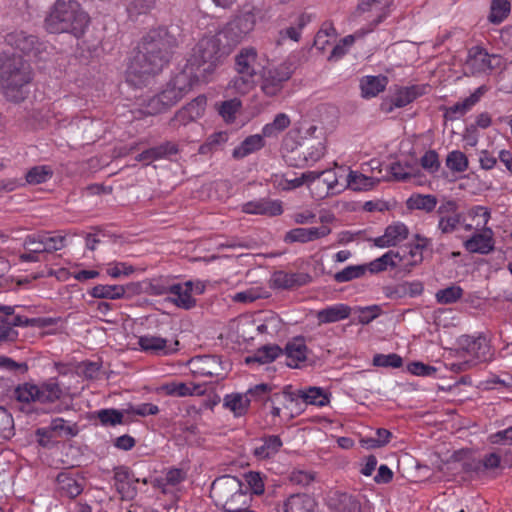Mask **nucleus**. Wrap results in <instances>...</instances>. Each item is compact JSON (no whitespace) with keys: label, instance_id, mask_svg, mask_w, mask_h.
<instances>
[{"label":"nucleus","instance_id":"53","mask_svg":"<svg viewBox=\"0 0 512 512\" xmlns=\"http://www.w3.org/2000/svg\"><path fill=\"white\" fill-rule=\"evenodd\" d=\"M373 365L378 367L400 368L403 365V359L396 353L376 354L373 357Z\"/></svg>","mask_w":512,"mask_h":512},{"label":"nucleus","instance_id":"12","mask_svg":"<svg viewBox=\"0 0 512 512\" xmlns=\"http://www.w3.org/2000/svg\"><path fill=\"white\" fill-rule=\"evenodd\" d=\"M114 485L122 500H133L137 496L136 483L140 482L129 467L121 465L114 468Z\"/></svg>","mask_w":512,"mask_h":512},{"label":"nucleus","instance_id":"25","mask_svg":"<svg viewBox=\"0 0 512 512\" xmlns=\"http://www.w3.org/2000/svg\"><path fill=\"white\" fill-rule=\"evenodd\" d=\"M406 257V254H401L400 251L390 250L381 257L371 261L369 264L364 265L367 267V271H370L371 273H378L386 270L388 267H398Z\"/></svg>","mask_w":512,"mask_h":512},{"label":"nucleus","instance_id":"2","mask_svg":"<svg viewBox=\"0 0 512 512\" xmlns=\"http://www.w3.org/2000/svg\"><path fill=\"white\" fill-rule=\"evenodd\" d=\"M233 47L221 31L214 35L204 36L193 48L186 70L193 71L197 79L211 74L232 51Z\"/></svg>","mask_w":512,"mask_h":512},{"label":"nucleus","instance_id":"36","mask_svg":"<svg viewBox=\"0 0 512 512\" xmlns=\"http://www.w3.org/2000/svg\"><path fill=\"white\" fill-rule=\"evenodd\" d=\"M437 203V197L431 194H413L406 202L408 209L422 210L426 213L434 211Z\"/></svg>","mask_w":512,"mask_h":512},{"label":"nucleus","instance_id":"22","mask_svg":"<svg viewBox=\"0 0 512 512\" xmlns=\"http://www.w3.org/2000/svg\"><path fill=\"white\" fill-rule=\"evenodd\" d=\"M392 2L393 0H360L357 12H374L376 17L372 20V23L376 26L387 17Z\"/></svg>","mask_w":512,"mask_h":512},{"label":"nucleus","instance_id":"29","mask_svg":"<svg viewBox=\"0 0 512 512\" xmlns=\"http://www.w3.org/2000/svg\"><path fill=\"white\" fill-rule=\"evenodd\" d=\"M316 502L307 494H293L283 505L284 512H315Z\"/></svg>","mask_w":512,"mask_h":512},{"label":"nucleus","instance_id":"51","mask_svg":"<svg viewBox=\"0 0 512 512\" xmlns=\"http://www.w3.org/2000/svg\"><path fill=\"white\" fill-rule=\"evenodd\" d=\"M463 295V290L459 286H449L436 293V300L440 304H452L459 300Z\"/></svg>","mask_w":512,"mask_h":512},{"label":"nucleus","instance_id":"30","mask_svg":"<svg viewBox=\"0 0 512 512\" xmlns=\"http://www.w3.org/2000/svg\"><path fill=\"white\" fill-rule=\"evenodd\" d=\"M177 152H178L177 145L172 142L167 141L158 146L151 147V148L143 151L136 157V160L145 161L148 164L154 160L161 159L166 156L176 154Z\"/></svg>","mask_w":512,"mask_h":512},{"label":"nucleus","instance_id":"16","mask_svg":"<svg viewBox=\"0 0 512 512\" xmlns=\"http://www.w3.org/2000/svg\"><path fill=\"white\" fill-rule=\"evenodd\" d=\"M243 212L247 214H258L268 217L279 216L283 213L282 202L280 200H271L261 198L249 201L243 205Z\"/></svg>","mask_w":512,"mask_h":512},{"label":"nucleus","instance_id":"32","mask_svg":"<svg viewBox=\"0 0 512 512\" xmlns=\"http://www.w3.org/2000/svg\"><path fill=\"white\" fill-rule=\"evenodd\" d=\"M163 390L171 396L185 397L191 395H202L205 389L202 385L184 382H170L163 386Z\"/></svg>","mask_w":512,"mask_h":512},{"label":"nucleus","instance_id":"56","mask_svg":"<svg viewBox=\"0 0 512 512\" xmlns=\"http://www.w3.org/2000/svg\"><path fill=\"white\" fill-rule=\"evenodd\" d=\"M248 493L261 495L264 492V483L259 472L250 471L244 475Z\"/></svg>","mask_w":512,"mask_h":512},{"label":"nucleus","instance_id":"3","mask_svg":"<svg viewBox=\"0 0 512 512\" xmlns=\"http://www.w3.org/2000/svg\"><path fill=\"white\" fill-rule=\"evenodd\" d=\"M90 22L88 14L74 0H56L44 20L45 29L50 33H69L80 38Z\"/></svg>","mask_w":512,"mask_h":512},{"label":"nucleus","instance_id":"34","mask_svg":"<svg viewBox=\"0 0 512 512\" xmlns=\"http://www.w3.org/2000/svg\"><path fill=\"white\" fill-rule=\"evenodd\" d=\"M388 83L386 76H366L360 82L361 93L365 98L375 97L384 91Z\"/></svg>","mask_w":512,"mask_h":512},{"label":"nucleus","instance_id":"27","mask_svg":"<svg viewBox=\"0 0 512 512\" xmlns=\"http://www.w3.org/2000/svg\"><path fill=\"white\" fill-rule=\"evenodd\" d=\"M307 346L303 337H296L285 346V354L289 361L287 365L291 368H297L299 362L307 358Z\"/></svg>","mask_w":512,"mask_h":512},{"label":"nucleus","instance_id":"31","mask_svg":"<svg viewBox=\"0 0 512 512\" xmlns=\"http://www.w3.org/2000/svg\"><path fill=\"white\" fill-rule=\"evenodd\" d=\"M482 466L484 472L486 470L495 469L500 466L501 463L504 465L511 466L512 465V449L511 447L505 448L500 447L497 451L492 452L490 454H486L483 459H481Z\"/></svg>","mask_w":512,"mask_h":512},{"label":"nucleus","instance_id":"24","mask_svg":"<svg viewBox=\"0 0 512 512\" xmlns=\"http://www.w3.org/2000/svg\"><path fill=\"white\" fill-rule=\"evenodd\" d=\"M299 142L311 162H316L324 156L326 147L323 131H319L315 137H301Z\"/></svg>","mask_w":512,"mask_h":512},{"label":"nucleus","instance_id":"38","mask_svg":"<svg viewBox=\"0 0 512 512\" xmlns=\"http://www.w3.org/2000/svg\"><path fill=\"white\" fill-rule=\"evenodd\" d=\"M297 397L301 398L306 404L319 407L326 406L329 403V397L324 390L315 386L306 390H297Z\"/></svg>","mask_w":512,"mask_h":512},{"label":"nucleus","instance_id":"10","mask_svg":"<svg viewBox=\"0 0 512 512\" xmlns=\"http://www.w3.org/2000/svg\"><path fill=\"white\" fill-rule=\"evenodd\" d=\"M293 70L291 66L282 63L277 67L263 69L261 76V90L266 96L278 95L284 84L291 78Z\"/></svg>","mask_w":512,"mask_h":512},{"label":"nucleus","instance_id":"11","mask_svg":"<svg viewBox=\"0 0 512 512\" xmlns=\"http://www.w3.org/2000/svg\"><path fill=\"white\" fill-rule=\"evenodd\" d=\"M502 58L497 54H489L480 46H473L468 51L466 66L472 73H482L501 66Z\"/></svg>","mask_w":512,"mask_h":512},{"label":"nucleus","instance_id":"46","mask_svg":"<svg viewBox=\"0 0 512 512\" xmlns=\"http://www.w3.org/2000/svg\"><path fill=\"white\" fill-rule=\"evenodd\" d=\"M242 106L241 101L238 98L222 101L220 104H216L218 113L226 122H233L236 117V113Z\"/></svg>","mask_w":512,"mask_h":512},{"label":"nucleus","instance_id":"43","mask_svg":"<svg viewBox=\"0 0 512 512\" xmlns=\"http://www.w3.org/2000/svg\"><path fill=\"white\" fill-rule=\"evenodd\" d=\"M286 163L293 167H304L309 161L308 155L302 150L300 142L295 143L290 149L286 144V152L283 154Z\"/></svg>","mask_w":512,"mask_h":512},{"label":"nucleus","instance_id":"45","mask_svg":"<svg viewBox=\"0 0 512 512\" xmlns=\"http://www.w3.org/2000/svg\"><path fill=\"white\" fill-rule=\"evenodd\" d=\"M97 418L104 426H116L127 423L124 418V412L113 408L99 410Z\"/></svg>","mask_w":512,"mask_h":512},{"label":"nucleus","instance_id":"8","mask_svg":"<svg viewBox=\"0 0 512 512\" xmlns=\"http://www.w3.org/2000/svg\"><path fill=\"white\" fill-rule=\"evenodd\" d=\"M257 51L253 47L242 48L235 57V69L238 76L230 81V86L245 94L253 88L256 76L260 72Z\"/></svg>","mask_w":512,"mask_h":512},{"label":"nucleus","instance_id":"6","mask_svg":"<svg viewBox=\"0 0 512 512\" xmlns=\"http://www.w3.org/2000/svg\"><path fill=\"white\" fill-rule=\"evenodd\" d=\"M198 81L193 71L182 70L167 83L165 89L147 101V113L158 114L175 105Z\"/></svg>","mask_w":512,"mask_h":512},{"label":"nucleus","instance_id":"44","mask_svg":"<svg viewBox=\"0 0 512 512\" xmlns=\"http://www.w3.org/2000/svg\"><path fill=\"white\" fill-rule=\"evenodd\" d=\"M291 121L287 114L279 113L271 123L266 124L262 129L264 137L276 136L289 127Z\"/></svg>","mask_w":512,"mask_h":512},{"label":"nucleus","instance_id":"28","mask_svg":"<svg viewBox=\"0 0 512 512\" xmlns=\"http://www.w3.org/2000/svg\"><path fill=\"white\" fill-rule=\"evenodd\" d=\"M351 314V308L346 304H336L317 312L316 317L319 324H328L338 322L348 318Z\"/></svg>","mask_w":512,"mask_h":512},{"label":"nucleus","instance_id":"23","mask_svg":"<svg viewBox=\"0 0 512 512\" xmlns=\"http://www.w3.org/2000/svg\"><path fill=\"white\" fill-rule=\"evenodd\" d=\"M61 495L68 498H75L80 495L84 489V479L76 478L68 472H61L56 478Z\"/></svg>","mask_w":512,"mask_h":512},{"label":"nucleus","instance_id":"64","mask_svg":"<svg viewBox=\"0 0 512 512\" xmlns=\"http://www.w3.org/2000/svg\"><path fill=\"white\" fill-rule=\"evenodd\" d=\"M193 121H195L194 118L191 116L190 112L184 106L176 112L174 117L170 120L169 125L173 129H178L181 126H186L188 123Z\"/></svg>","mask_w":512,"mask_h":512},{"label":"nucleus","instance_id":"47","mask_svg":"<svg viewBox=\"0 0 512 512\" xmlns=\"http://www.w3.org/2000/svg\"><path fill=\"white\" fill-rule=\"evenodd\" d=\"M511 4L508 0H492L489 20L492 23H501L509 14Z\"/></svg>","mask_w":512,"mask_h":512},{"label":"nucleus","instance_id":"1","mask_svg":"<svg viewBox=\"0 0 512 512\" xmlns=\"http://www.w3.org/2000/svg\"><path fill=\"white\" fill-rule=\"evenodd\" d=\"M181 30L177 25L158 27L147 32L138 43L128 67L129 76L143 78L162 71L179 44Z\"/></svg>","mask_w":512,"mask_h":512},{"label":"nucleus","instance_id":"18","mask_svg":"<svg viewBox=\"0 0 512 512\" xmlns=\"http://www.w3.org/2000/svg\"><path fill=\"white\" fill-rule=\"evenodd\" d=\"M459 346L468 354L479 360H486L490 351V347L484 336L478 337L470 335H462L458 340Z\"/></svg>","mask_w":512,"mask_h":512},{"label":"nucleus","instance_id":"62","mask_svg":"<svg viewBox=\"0 0 512 512\" xmlns=\"http://www.w3.org/2000/svg\"><path fill=\"white\" fill-rule=\"evenodd\" d=\"M207 104V98L205 95H199L188 103L185 107L190 112L191 116L196 121L204 114Z\"/></svg>","mask_w":512,"mask_h":512},{"label":"nucleus","instance_id":"9","mask_svg":"<svg viewBox=\"0 0 512 512\" xmlns=\"http://www.w3.org/2000/svg\"><path fill=\"white\" fill-rule=\"evenodd\" d=\"M256 16V9L253 7L249 10H243L220 30L233 48L253 31Z\"/></svg>","mask_w":512,"mask_h":512},{"label":"nucleus","instance_id":"7","mask_svg":"<svg viewBox=\"0 0 512 512\" xmlns=\"http://www.w3.org/2000/svg\"><path fill=\"white\" fill-rule=\"evenodd\" d=\"M64 390L57 378H50L38 384L25 382L17 385L13 391V397L21 403L52 404L60 400Z\"/></svg>","mask_w":512,"mask_h":512},{"label":"nucleus","instance_id":"26","mask_svg":"<svg viewBox=\"0 0 512 512\" xmlns=\"http://www.w3.org/2000/svg\"><path fill=\"white\" fill-rule=\"evenodd\" d=\"M138 345L141 350L145 352H150L153 354H171L177 351L176 347H171L167 345V340L162 337L153 336V335H143L138 338Z\"/></svg>","mask_w":512,"mask_h":512},{"label":"nucleus","instance_id":"21","mask_svg":"<svg viewBox=\"0 0 512 512\" xmlns=\"http://www.w3.org/2000/svg\"><path fill=\"white\" fill-rule=\"evenodd\" d=\"M409 230L403 223H395L389 225L385 229V233L373 240L374 245L380 248L391 247L397 245L399 242L408 237Z\"/></svg>","mask_w":512,"mask_h":512},{"label":"nucleus","instance_id":"4","mask_svg":"<svg viewBox=\"0 0 512 512\" xmlns=\"http://www.w3.org/2000/svg\"><path fill=\"white\" fill-rule=\"evenodd\" d=\"M32 80L30 64L15 53L0 54V89L13 102L24 99L22 88Z\"/></svg>","mask_w":512,"mask_h":512},{"label":"nucleus","instance_id":"19","mask_svg":"<svg viewBox=\"0 0 512 512\" xmlns=\"http://www.w3.org/2000/svg\"><path fill=\"white\" fill-rule=\"evenodd\" d=\"M139 284L129 283L127 285H96L91 291L90 295L99 299H121L125 296L126 292H135L139 289Z\"/></svg>","mask_w":512,"mask_h":512},{"label":"nucleus","instance_id":"13","mask_svg":"<svg viewBox=\"0 0 512 512\" xmlns=\"http://www.w3.org/2000/svg\"><path fill=\"white\" fill-rule=\"evenodd\" d=\"M192 372L206 377H224V368L220 357L215 355L199 356L191 360Z\"/></svg>","mask_w":512,"mask_h":512},{"label":"nucleus","instance_id":"61","mask_svg":"<svg viewBox=\"0 0 512 512\" xmlns=\"http://www.w3.org/2000/svg\"><path fill=\"white\" fill-rule=\"evenodd\" d=\"M153 6V0H132L127 6L130 18L146 14Z\"/></svg>","mask_w":512,"mask_h":512},{"label":"nucleus","instance_id":"50","mask_svg":"<svg viewBox=\"0 0 512 512\" xmlns=\"http://www.w3.org/2000/svg\"><path fill=\"white\" fill-rule=\"evenodd\" d=\"M52 176V170L49 166H35L26 174V181L29 184H41L46 182Z\"/></svg>","mask_w":512,"mask_h":512},{"label":"nucleus","instance_id":"41","mask_svg":"<svg viewBox=\"0 0 512 512\" xmlns=\"http://www.w3.org/2000/svg\"><path fill=\"white\" fill-rule=\"evenodd\" d=\"M379 179L365 176L364 174L350 171L347 177V186L353 191H367L372 189Z\"/></svg>","mask_w":512,"mask_h":512},{"label":"nucleus","instance_id":"17","mask_svg":"<svg viewBox=\"0 0 512 512\" xmlns=\"http://www.w3.org/2000/svg\"><path fill=\"white\" fill-rule=\"evenodd\" d=\"M493 232L484 228L481 233H475L464 242V247L470 253L489 254L494 250Z\"/></svg>","mask_w":512,"mask_h":512},{"label":"nucleus","instance_id":"37","mask_svg":"<svg viewBox=\"0 0 512 512\" xmlns=\"http://www.w3.org/2000/svg\"><path fill=\"white\" fill-rule=\"evenodd\" d=\"M423 94V88L418 85L397 88L394 94V105L396 108H402L412 103Z\"/></svg>","mask_w":512,"mask_h":512},{"label":"nucleus","instance_id":"55","mask_svg":"<svg viewBox=\"0 0 512 512\" xmlns=\"http://www.w3.org/2000/svg\"><path fill=\"white\" fill-rule=\"evenodd\" d=\"M14 435V420L7 409L0 406V437L9 439Z\"/></svg>","mask_w":512,"mask_h":512},{"label":"nucleus","instance_id":"52","mask_svg":"<svg viewBox=\"0 0 512 512\" xmlns=\"http://www.w3.org/2000/svg\"><path fill=\"white\" fill-rule=\"evenodd\" d=\"M41 322H43L41 318H27L17 315L9 319L8 317L0 316V323H5L7 326H10L11 329H14V327L40 326Z\"/></svg>","mask_w":512,"mask_h":512},{"label":"nucleus","instance_id":"58","mask_svg":"<svg viewBox=\"0 0 512 512\" xmlns=\"http://www.w3.org/2000/svg\"><path fill=\"white\" fill-rule=\"evenodd\" d=\"M420 164L424 170L434 174L440 169L439 155L435 150H428L420 159Z\"/></svg>","mask_w":512,"mask_h":512},{"label":"nucleus","instance_id":"40","mask_svg":"<svg viewBox=\"0 0 512 512\" xmlns=\"http://www.w3.org/2000/svg\"><path fill=\"white\" fill-rule=\"evenodd\" d=\"M264 146L263 135L248 136L238 147L233 150V157L241 159L261 149Z\"/></svg>","mask_w":512,"mask_h":512},{"label":"nucleus","instance_id":"15","mask_svg":"<svg viewBox=\"0 0 512 512\" xmlns=\"http://www.w3.org/2000/svg\"><path fill=\"white\" fill-rule=\"evenodd\" d=\"M194 282L189 280L185 283H177L168 286L169 294L173 297L169 300L177 307L190 310L196 306V299L192 297Z\"/></svg>","mask_w":512,"mask_h":512},{"label":"nucleus","instance_id":"60","mask_svg":"<svg viewBox=\"0 0 512 512\" xmlns=\"http://www.w3.org/2000/svg\"><path fill=\"white\" fill-rule=\"evenodd\" d=\"M461 221V214L441 216L438 222V229L442 234H450L456 231Z\"/></svg>","mask_w":512,"mask_h":512},{"label":"nucleus","instance_id":"42","mask_svg":"<svg viewBox=\"0 0 512 512\" xmlns=\"http://www.w3.org/2000/svg\"><path fill=\"white\" fill-rule=\"evenodd\" d=\"M478 102L477 95H470L462 102H457L454 105L446 108L444 117L446 120H456L460 116L466 114L472 106H474Z\"/></svg>","mask_w":512,"mask_h":512},{"label":"nucleus","instance_id":"5","mask_svg":"<svg viewBox=\"0 0 512 512\" xmlns=\"http://www.w3.org/2000/svg\"><path fill=\"white\" fill-rule=\"evenodd\" d=\"M210 495L224 512H239L249 506L252 497L248 487L236 476L224 475L213 481Z\"/></svg>","mask_w":512,"mask_h":512},{"label":"nucleus","instance_id":"33","mask_svg":"<svg viewBox=\"0 0 512 512\" xmlns=\"http://www.w3.org/2000/svg\"><path fill=\"white\" fill-rule=\"evenodd\" d=\"M261 445L254 448V456L258 459H267L274 456L283 443L278 435H267L261 439Z\"/></svg>","mask_w":512,"mask_h":512},{"label":"nucleus","instance_id":"48","mask_svg":"<svg viewBox=\"0 0 512 512\" xmlns=\"http://www.w3.org/2000/svg\"><path fill=\"white\" fill-rule=\"evenodd\" d=\"M367 271V267L363 265H350L343 270L335 273L334 280L338 283H344L362 277Z\"/></svg>","mask_w":512,"mask_h":512},{"label":"nucleus","instance_id":"14","mask_svg":"<svg viewBox=\"0 0 512 512\" xmlns=\"http://www.w3.org/2000/svg\"><path fill=\"white\" fill-rule=\"evenodd\" d=\"M311 275L304 272L288 273L282 270L276 271L271 277V287L277 289H295L309 284Z\"/></svg>","mask_w":512,"mask_h":512},{"label":"nucleus","instance_id":"35","mask_svg":"<svg viewBox=\"0 0 512 512\" xmlns=\"http://www.w3.org/2000/svg\"><path fill=\"white\" fill-rule=\"evenodd\" d=\"M282 349L276 345H264L256 350L252 356H248L245 359L247 364L259 363L267 364L273 362L281 353Z\"/></svg>","mask_w":512,"mask_h":512},{"label":"nucleus","instance_id":"54","mask_svg":"<svg viewBox=\"0 0 512 512\" xmlns=\"http://www.w3.org/2000/svg\"><path fill=\"white\" fill-rule=\"evenodd\" d=\"M49 429L51 432H57L60 436L74 437L79 430L76 424L66 425L63 418H56L51 421Z\"/></svg>","mask_w":512,"mask_h":512},{"label":"nucleus","instance_id":"39","mask_svg":"<svg viewBox=\"0 0 512 512\" xmlns=\"http://www.w3.org/2000/svg\"><path fill=\"white\" fill-rule=\"evenodd\" d=\"M223 401L224 407L230 409L235 416H242L247 412L251 400L247 394L234 393L226 395Z\"/></svg>","mask_w":512,"mask_h":512},{"label":"nucleus","instance_id":"63","mask_svg":"<svg viewBox=\"0 0 512 512\" xmlns=\"http://www.w3.org/2000/svg\"><path fill=\"white\" fill-rule=\"evenodd\" d=\"M23 247L26 250H31L32 252H35L37 254L45 253V250H43V236L41 235V232L37 234H31L27 235L23 242Z\"/></svg>","mask_w":512,"mask_h":512},{"label":"nucleus","instance_id":"57","mask_svg":"<svg viewBox=\"0 0 512 512\" xmlns=\"http://www.w3.org/2000/svg\"><path fill=\"white\" fill-rule=\"evenodd\" d=\"M49 234V232H41L43 236V250H45V253H52L65 247V236H50Z\"/></svg>","mask_w":512,"mask_h":512},{"label":"nucleus","instance_id":"59","mask_svg":"<svg viewBox=\"0 0 512 512\" xmlns=\"http://www.w3.org/2000/svg\"><path fill=\"white\" fill-rule=\"evenodd\" d=\"M356 311L359 314L358 322L363 325L369 324L382 313V309L379 305L357 307Z\"/></svg>","mask_w":512,"mask_h":512},{"label":"nucleus","instance_id":"49","mask_svg":"<svg viewBox=\"0 0 512 512\" xmlns=\"http://www.w3.org/2000/svg\"><path fill=\"white\" fill-rule=\"evenodd\" d=\"M446 166L453 172H464L468 168V158L463 152L454 150L447 155Z\"/></svg>","mask_w":512,"mask_h":512},{"label":"nucleus","instance_id":"20","mask_svg":"<svg viewBox=\"0 0 512 512\" xmlns=\"http://www.w3.org/2000/svg\"><path fill=\"white\" fill-rule=\"evenodd\" d=\"M6 42L25 54L34 53L36 55L40 51L38 38L24 31H15L7 34Z\"/></svg>","mask_w":512,"mask_h":512}]
</instances>
